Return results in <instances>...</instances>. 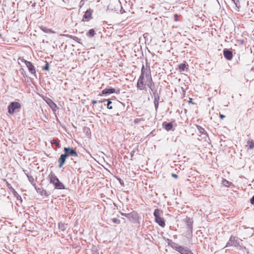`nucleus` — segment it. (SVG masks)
I'll return each mask as SVG.
<instances>
[{
	"label": "nucleus",
	"mask_w": 254,
	"mask_h": 254,
	"mask_svg": "<svg viewBox=\"0 0 254 254\" xmlns=\"http://www.w3.org/2000/svg\"><path fill=\"white\" fill-rule=\"evenodd\" d=\"M49 178L50 183L54 185L55 189L63 190L65 189L64 185L60 181L55 174L51 172L49 175Z\"/></svg>",
	"instance_id": "obj_1"
},
{
	"label": "nucleus",
	"mask_w": 254,
	"mask_h": 254,
	"mask_svg": "<svg viewBox=\"0 0 254 254\" xmlns=\"http://www.w3.org/2000/svg\"><path fill=\"white\" fill-rule=\"evenodd\" d=\"M242 240L238 237L231 236L225 247H235L241 249L242 248Z\"/></svg>",
	"instance_id": "obj_2"
},
{
	"label": "nucleus",
	"mask_w": 254,
	"mask_h": 254,
	"mask_svg": "<svg viewBox=\"0 0 254 254\" xmlns=\"http://www.w3.org/2000/svg\"><path fill=\"white\" fill-rule=\"evenodd\" d=\"M146 71H145V68L143 64H142L141 69V74L138 79L137 83V88L138 89L140 90H143L145 89L146 84L144 81V78L145 76V73Z\"/></svg>",
	"instance_id": "obj_3"
},
{
	"label": "nucleus",
	"mask_w": 254,
	"mask_h": 254,
	"mask_svg": "<svg viewBox=\"0 0 254 254\" xmlns=\"http://www.w3.org/2000/svg\"><path fill=\"white\" fill-rule=\"evenodd\" d=\"M153 215L155 217V222L161 227H164L165 225V221L163 218L161 217L163 215V211L159 209H155Z\"/></svg>",
	"instance_id": "obj_4"
},
{
	"label": "nucleus",
	"mask_w": 254,
	"mask_h": 254,
	"mask_svg": "<svg viewBox=\"0 0 254 254\" xmlns=\"http://www.w3.org/2000/svg\"><path fill=\"white\" fill-rule=\"evenodd\" d=\"M127 219L134 224H137L138 226L140 225V216L139 214L135 211H132L128 213Z\"/></svg>",
	"instance_id": "obj_5"
},
{
	"label": "nucleus",
	"mask_w": 254,
	"mask_h": 254,
	"mask_svg": "<svg viewBox=\"0 0 254 254\" xmlns=\"http://www.w3.org/2000/svg\"><path fill=\"white\" fill-rule=\"evenodd\" d=\"M21 108V105L17 102H12L8 106V112L10 114H13L17 109Z\"/></svg>",
	"instance_id": "obj_6"
},
{
	"label": "nucleus",
	"mask_w": 254,
	"mask_h": 254,
	"mask_svg": "<svg viewBox=\"0 0 254 254\" xmlns=\"http://www.w3.org/2000/svg\"><path fill=\"white\" fill-rule=\"evenodd\" d=\"M64 154L68 157L69 156L71 157H77L78 154L72 148L70 147H64Z\"/></svg>",
	"instance_id": "obj_7"
},
{
	"label": "nucleus",
	"mask_w": 254,
	"mask_h": 254,
	"mask_svg": "<svg viewBox=\"0 0 254 254\" xmlns=\"http://www.w3.org/2000/svg\"><path fill=\"white\" fill-rule=\"evenodd\" d=\"M145 77L147 79V81H148L147 85L149 87V88H151L152 87V86L154 85V84L152 81V79L150 74V70L149 68L145 73Z\"/></svg>",
	"instance_id": "obj_8"
},
{
	"label": "nucleus",
	"mask_w": 254,
	"mask_h": 254,
	"mask_svg": "<svg viewBox=\"0 0 254 254\" xmlns=\"http://www.w3.org/2000/svg\"><path fill=\"white\" fill-rule=\"evenodd\" d=\"M25 64L27 67L29 72L36 76V70L34 66L32 64V63L29 61H26Z\"/></svg>",
	"instance_id": "obj_9"
},
{
	"label": "nucleus",
	"mask_w": 254,
	"mask_h": 254,
	"mask_svg": "<svg viewBox=\"0 0 254 254\" xmlns=\"http://www.w3.org/2000/svg\"><path fill=\"white\" fill-rule=\"evenodd\" d=\"M120 90H118L117 91H116V90L114 88H107L104 89H103L102 91V94L103 95H106V94H110L114 93H116V94H119L120 93Z\"/></svg>",
	"instance_id": "obj_10"
},
{
	"label": "nucleus",
	"mask_w": 254,
	"mask_h": 254,
	"mask_svg": "<svg viewBox=\"0 0 254 254\" xmlns=\"http://www.w3.org/2000/svg\"><path fill=\"white\" fill-rule=\"evenodd\" d=\"M223 55L227 60H231L233 58L232 52L229 49H224L223 50Z\"/></svg>",
	"instance_id": "obj_11"
},
{
	"label": "nucleus",
	"mask_w": 254,
	"mask_h": 254,
	"mask_svg": "<svg viewBox=\"0 0 254 254\" xmlns=\"http://www.w3.org/2000/svg\"><path fill=\"white\" fill-rule=\"evenodd\" d=\"M168 245H170L173 249L179 252V250L182 248L183 246H179L175 242H172V240L168 239Z\"/></svg>",
	"instance_id": "obj_12"
},
{
	"label": "nucleus",
	"mask_w": 254,
	"mask_h": 254,
	"mask_svg": "<svg viewBox=\"0 0 254 254\" xmlns=\"http://www.w3.org/2000/svg\"><path fill=\"white\" fill-rule=\"evenodd\" d=\"M67 157L64 154H61L58 159V163H59V167L60 168H62L63 165L65 163L66 158Z\"/></svg>",
	"instance_id": "obj_13"
},
{
	"label": "nucleus",
	"mask_w": 254,
	"mask_h": 254,
	"mask_svg": "<svg viewBox=\"0 0 254 254\" xmlns=\"http://www.w3.org/2000/svg\"><path fill=\"white\" fill-rule=\"evenodd\" d=\"M193 220L190 218H187L185 220V224L186 225L187 229H192L193 228Z\"/></svg>",
	"instance_id": "obj_14"
},
{
	"label": "nucleus",
	"mask_w": 254,
	"mask_h": 254,
	"mask_svg": "<svg viewBox=\"0 0 254 254\" xmlns=\"http://www.w3.org/2000/svg\"><path fill=\"white\" fill-rule=\"evenodd\" d=\"M162 127L167 131H170L172 130L173 127V124L171 122L167 123L166 122H164L162 123Z\"/></svg>",
	"instance_id": "obj_15"
},
{
	"label": "nucleus",
	"mask_w": 254,
	"mask_h": 254,
	"mask_svg": "<svg viewBox=\"0 0 254 254\" xmlns=\"http://www.w3.org/2000/svg\"><path fill=\"white\" fill-rule=\"evenodd\" d=\"M46 102L53 111H56L57 106L51 99H48Z\"/></svg>",
	"instance_id": "obj_16"
},
{
	"label": "nucleus",
	"mask_w": 254,
	"mask_h": 254,
	"mask_svg": "<svg viewBox=\"0 0 254 254\" xmlns=\"http://www.w3.org/2000/svg\"><path fill=\"white\" fill-rule=\"evenodd\" d=\"M179 253L181 254H192V253L190 250L184 247L179 250Z\"/></svg>",
	"instance_id": "obj_17"
},
{
	"label": "nucleus",
	"mask_w": 254,
	"mask_h": 254,
	"mask_svg": "<svg viewBox=\"0 0 254 254\" xmlns=\"http://www.w3.org/2000/svg\"><path fill=\"white\" fill-rule=\"evenodd\" d=\"M36 191L38 193L40 194V195L42 196H48L49 195V193H48L46 190H44L42 188H38L36 190Z\"/></svg>",
	"instance_id": "obj_18"
},
{
	"label": "nucleus",
	"mask_w": 254,
	"mask_h": 254,
	"mask_svg": "<svg viewBox=\"0 0 254 254\" xmlns=\"http://www.w3.org/2000/svg\"><path fill=\"white\" fill-rule=\"evenodd\" d=\"M61 35L63 36H64V37H67V38L72 39L73 40L77 42L78 43H80V39L76 36L68 35V34H62Z\"/></svg>",
	"instance_id": "obj_19"
},
{
	"label": "nucleus",
	"mask_w": 254,
	"mask_h": 254,
	"mask_svg": "<svg viewBox=\"0 0 254 254\" xmlns=\"http://www.w3.org/2000/svg\"><path fill=\"white\" fill-rule=\"evenodd\" d=\"M92 12V10L90 9L87 10L83 15V18L86 19H89L91 17Z\"/></svg>",
	"instance_id": "obj_20"
},
{
	"label": "nucleus",
	"mask_w": 254,
	"mask_h": 254,
	"mask_svg": "<svg viewBox=\"0 0 254 254\" xmlns=\"http://www.w3.org/2000/svg\"><path fill=\"white\" fill-rule=\"evenodd\" d=\"M40 29L46 33H55V32L51 29H49L46 27L41 26Z\"/></svg>",
	"instance_id": "obj_21"
},
{
	"label": "nucleus",
	"mask_w": 254,
	"mask_h": 254,
	"mask_svg": "<svg viewBox=\"0 0 254 254\" xmlns=\"http://www.w3.org/2000/svg\"><path fill=\"white\" fill-rule=\"evenodd\" d=\"M196 127L199 131V132L201 134H204L207 136H208L207 132L205 131L204 128H203L202 127H200V126H196Z\"/></svg>",
	"instance_id": "obj_22"
},
{
	"label": "nucleus",
	"mask_w": 254,
	"mask_h": 254,
	"mask_svg": "<svg viewBox=\"0 0 254 254\" xmlns=\"http://www.w3.org/2000/svg\"><path fill=\"white\" fill-rule=\"evenodd\" d=\"M192 235V229H187L186 232V237L188 239H191Z\"/></svg>",
	"instance_id": "obj_23"
},
{
	"label": "nucleus",
	"mask_w": 254,
	"mask_h": 254,
	"mask_svg": "<svg viewBox=\"0 0 254 254\" xmlns=\"http://www.w3.org/2000/svg\"><path fill=\"white\" fill-rule=\"evenodd\" d=\"M107 101V108L108 109H112L113 108L112 106H111V104L113 103V102L111 101V99H104L103 101H101V102Z\"/></svg>",
	"instance_id": "obj_24"
},
{
	"label": "nucleus",
	"mask_w": 254,
	"mask_h": 254,
	"mask_svg": "<svg viewBox=\"0 0 254 254\" xmlns=\"http://www.w3.org/2000/svg\"><path fill=\"white\" fill-rule=\"evenodd\" d=\"M95 34V31L93 29H90L87 33L86 35L89 37H93Z\"/></svg>",
	"instance_id": "obj_25"
},
{
	"label": "nucleus",
	"mask_w": 254,
	"mask_h": 254,
	"mask_svg": "<svg viewBox=\"0 0 254 254\" xmlns=\"http://www.w3.org/2000/svg\"><path fill=\"white\" fill-rule=\"evenodd\" d=\"M188 66L185 63L179 65V68L180 71H184L187 68V66Z\"/></svg>",
	"instance_id": "obj_26"
},
{
	"label": "nucleus",
	"mask_w": 254,
	"mask_h": 254,
	"mask_svg": "<svg viewBox=\"0 0 254 254\" xmlns=\"http://www.w3.org/2000/svg\"><path fill=\"white\" fill-rule=\"evenodd\" d=\"M249 146L250 149H253L254 148V142L252 139H249L247 141V146Z\"/></svg>",
	"instance_id": "obj_27"
},
{
	"label": "nucleus",
	"mask_w": 254,
	"mask_h": 254,
	"mask_svg": "<svg viewBox=\"0 0 254 254\" xmlns=\"http://www.w3.org/2000/svg\"><path fill=\"white\" fill-rule=\"evenodd\" d=\"M51 144H55L57 148H61V145L60 143H59V141L58 139H53L51 141Z\"/></svg>",
	"instance_id": "obj_28"
},
{
	"label": "nucleus",
	"mask_w": 254,
	"mask_h": 254,
	"mask_svg": "<svg viewBox=\"0 0 254 254\" xmlns=\"http://www.w3.org/2000/svg\"><path fill=\"white\" fill-rule=\"evenodd\" d=\"M58 226L59 228L63 231H64L66 229V225L62 222L59 223Z\"/></svg>",
	"instance_id": "obj_29"
},
{
	"label": "nucleus",
	"mask_w": 254,
	"mask_h": 254,
	"mask_svg": "<svg viewBox=\"0 0 254 254\" xmlns=\"http://www.w3.org/2000/svg\"><path fill=\"white\" fill-rule=\"evenodd\" d=\"M222 184L224 186L228 187L230 186L231 184H232V183L229 182L228 181L225 179H223Z\"/></svg>",
	"instance_id": "obj_30"
},
{
	"label": "nucleus",
	"mask_w": 254,
	"mask_h": 254,
	"mask_svg": "<svg viewBox=\"0 0 254 254\" xmlns=\"http://www.w3.org/2000/svg\"><path fill=\"white\" fill-rule=\"evenodd\" d=\"M26 176L28 178V181H29V182L31 183V184H33V183L34 182V178L31 176V175H30L29 174H26Z\"/></svg>",
	"instance_id": "obj_31"
},
{
	"label": "nucleus",
	"mask_w": 254,
	"mask_h": 254,
	"mask_svg": "<svg viewBox=\"0 0 254 254\" xmlns=\"http://www.w3.org/2000/svg\"><path fill=\"white\" fill-rule=\"evenodd\" d=\"M232 1L233 2L237 9H239L240 7L241 6L239 0H232Z\"/></svg>",
	"instance_id": "obj_32"
},
{
	"label": "nucleus",
	"mask_w": 254,
	"mask_h": 254,
	"mask_svg": "<svg viewBox=\"0 0 254 254\" xmlns=\"http://www.w3.org/2000/svg\"><path fill=\"white\" fill-rule=\"evenodd\" d=\"M49 64L47 62H46V65L45 66H43L42 67V70H49Z\"/></svg>",
	"instance_id": "obj_33"
},
{
	"label": "nucleus",
	"mask_w": 254,
	"mask_h": 254,
	"mask_svg": "<svg viewBox=\"0 0 254 254\" xmlns=\"http://www.w3.org/2000/svg\"><path fill=\"white\" fill-rule=\"evenodd\" d=\"M112 222L114 223H115V224H120L121 221L119 219H117V218H114L112 219Z\"/></svg>",
	"instance_id": "obj_34"
},
{
	"label": "nucleus",
	"mask_w": 254,
	"mask_h": 254,
	"mask_svg": "<svg viewBox=\"0 0 254 254\" xmlns=\"http://www.w3.org/2000/svg\"><path fill=\"white\" fill-rule=\"evenodd\" d=\"M135 152H136V150L135 149H134L130 153V155L131 159H132V158H133V157Z\"/></svg>",
	"instance_id": "obj_35"
},
{
	"label": "nucleus",
	"mask_w": 254,
	"mask_h": 254,
	"mask_svg": "<svg viewBox=\"0 0 254 254\" xmlns=\"http://www.w3.org/2000/svg\"><path fill=\"white\" fill-rule=\"evenodd\" d=\"M154 97H157L160 96L159 94L157 92V90H155L153 93Z\"/></svg>",
	"instance_id": "obj_36"
},
{
	"label": "nucleus",
	"mask_w": 254,
	"mask_h": 254,
	"mask_svg": "<svg viewBox=\"0 0 254 254\" xmlns=\"http://www.w3.org/2000/svg\"><path fill=\"white\" fill-rule=\"evenodd\" d=\"M154 103L155 110H156V111H157L158 108V107H159V103L158 102H157V103L154 102Z\"/></svg>",
	"instance_id": "obj_37"
},
{
	"label": "nucleus",
	"mask_w": 254,
	"mask_h": 254,
	"mask_svg": "<svg viewBox=\"0 0 254 254\" xmlns=\"http://www.w3.org/2000/svg\"><path fill=\"white\" fill-rule=\"evenodd\" d=\"M159 100H160V96L157 97H155L154 102H156V103L158 102L159 103Z\"/></svg>",
	"instance_id": "obj_38"
},
{
	"label": "nucleus",
	"mask_w": 254,
	"mask_h": 254,
	"mask_svg": "<svg viewBox=\"0 0 254 254\" xmlns=\"http://www.w3.org/2000/svg\"><path fill=\"white\" fill-rule=\"evenodd\" d=\"M18 60L20 61L21 62H23L25 64V62L27 61L26 60H25L24 58H21V57H20L19 59H18Z\"/></svg>",
	"instance_id": "obj_39"
},
{
	"label": "nucleus",
	"mask_w": 254,
	"mask_h": 254,
	"mask_svg": "<svg viewBox=\"0 0 254 254\" xmlns=\"http://www.w3.org/2000/svg\"><path fill=\"white\" fill-rule=\"evenodd\" d=\"M121 214L122 216H124L127 218V215H128V213H125L121 212Z\"/></svg>",
	"instance_id": "obj_40"
},
{
	"label": "nucleus",
	"mask_w": 254,
	"mask_h": 254,
	"mask_svg": "<svg viewBox=\"0 0 254 254\" xmlns=\"http://www.w3.org/2000/svg\"><path fill=\"white\" fill-rule=\"evenodd\" d=\"M250 201L252 204L254 203V196L251 198Z\"/></svg>",
	"instance_id": "obj_41"
},
{
	"label": "nucleus",
	"mask_w": 254,
	"mask_h": 254,
	"mask_svg": "<svg viewBox=\"0 0 254 254\" xmlns=\"http://www.w3.org/2000/svg\"><path fill=\"white\" fill-rule=\"evenodd\" d=\"M32 185V186L34 187L35 189L36 190L38 188L37 187L35 183H34V182L33 183V184H31Z\"/></svg>",
	"instance_id": "obj_42"
},
{
	"label": "nucleus",
	"mask_w": 254,
	"mask_h": 254,
	"mask_svg": "<svg viewBox=\"0 0 254 254\" xmlns=\"http://www.w3.org/2000/svg\"><path fill=\"white\" fill-rule=\"evenodd\" d=\"M172 176L175 178H178V175L176 174H174V173H172Z\"/></svg>",
	"instance_id": "obj_43"
},
{
	"label": "nucleus",
	"mask_w": 254,
	"mask_h": 254,
	"mask_svg": "<svg viewBox=\"0 0 254 254\" xmlns=\"http://www.w3.org/2000/svg\"><path fill=\"white\" fill-rule=\"evenodd\" d=\"M220 117L221 119H223L225 117V116L223 115H222V114H220Z\"/></svg>",
	"instance_id": "obj_44"
},
{
	"label": "nucleus",
	"mask_w": 254,
	"mask_h": 254,
	"mask_svg": "<svg viewBox=\"0 0 254 254\" xmlns=\"http://www.w3.org/2000/svg\"><path fill=\"white\" fill-rule=\"evenodd\" d=\"M97 103V101L96 100H93L92 101V104L94 105Z\"/></svg>",
	"instance_id": "obj_45"
},
{
	"label": "nucleus",
	"mask_w": 254,
	"mask_h": 254,
	"mask_svg": "<svg viewBox=\"0 0 254 254\" xmlns=\"http://www.w3.org/2000/svg\"><path fill=\"white\" fill-rule=\"evenodd\" d=\"M175 20L176 21H177L178 20V16L177 14H175Z\"/></svg>",
	"instance_id": "obj_46"
},
{
	"label": "nucleus",
	"mask_w": 254,
	"mask_h": 254,
	"mask_svg": "<svg viewBox=\"0 0 254 254\" xmlns=\"http://www.w3.org/2000/svg\"><path fill=\"white\" fill-rule=\"evenodd\" d=\"M150 89L151 90V91L153 92V93H154L155 90H156V89H155L154 88H153L152 87L151 88H150Z\"/></svg>",
	"instance_id": "obj_47"
},
{
	"label": "nucleus",
	"mask_w": 254,
	"mask_h": 254,
	"mask_svg": "<svg viewBox=\"0 0 254 254\" xmlns=\"http://www.w3.org/2000/svg\"><path fill=\"white\" fill-rule=\"evenodd\" d=\"M189 102L193 104V102L192 101V99H190Z\"/></svg>",
	"instance_id": "obj_48"
},
{
	"label": "nucleus",
	"mask_w": 254,
	"mask_h": 254,
	"mask_svg": "<svg viewBox=\"0 0 254 254\" xmlns=\"http://www.w3.org/2000/svg\"><path fill=\"white\" fill-rule=\"evenodd\" d=\"M9 186H10V184H8V183H7V186L9 188H10ZM10 188H11V189H12V190H14V189H12L11 187H10Z\"/></svg>",
	"instance_id": "obj_49"
},
{
	"label": "nucleus",
	"mask_w": 254,
	"mask_h": 254,
	"mask_svg": "<svg viewBox=\"0 0 254 254\" xmlns=\"http://www.w3.org/2000/svg\"><path fill=\"white\" fill-rule=\"evenodd\" d=\"M138 120H138V119H135V120H134V123H138Z\"/></svg>",
	"instance_id": "obj_50"
},
{
	"label": "nucleus",
	"mask_w": 254,
	"mask_h": 254,
	"mask_svg": "<svg viewBox=\"0 0 254 254\" xmlns=\"http://www.w3.org/2000/svg\"><path fill=\"white\" fill-rule=\"evenodd\" d=\"M120 184H121L122 185H124V183H122V182H121V181H120Z\"/></svg>",
	"instance_id": "obj_51"
},
{
	"label": "nucleus",
	"mask_w": 254,
	"mask_h": 254,
	"mask_svg": "<svg viewBox=\"0 0 254 254\" xmlns=\"http://www.w3.org/2000/svg\"><path fill=\"white\" fill-rule=\"evenodd\" d=\"M192 254H194L192 253Z\"/></svg>",
	"instance_id": "obj_52"
}]
</instances>
